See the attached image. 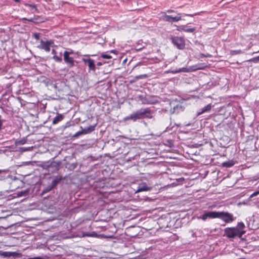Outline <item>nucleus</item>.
<instances>
[{
    "instance_id": "1",
    "label": "nucleus",
    "mask_w": 259,
    "mask_h": 259,
    "mask_svg": "<svg viewBox=\"0 0 259 259\" xmlns=\"http://www.w3.org/2000/svg\"><path fill=\"white\" fill-rule=\"evenodd\" d=\"M245 233V231L240 230L236 227H228L224 229V236L228 238H234L236 237L240 238Z\"/></svg>"
},
{
    "instance_id": "2",
    "label": "nucleus",
    "mask_w": 259,
    "mask_h": 259,
    "mask_svg": "<svg viewBox=\"0 0 259 259\" xmlns=\"http://www.w3.org/2000/svg\"><path fill=\"white\" fill-rule=\"evenodd\" d=\"M132 114L134 121H136L137 119H141L145 118L150 119L152 117L151 110L149 108H146L143 110H138L132 113Z\"/></svg>"
},
{
    "instance_id": "3",
    "label": "nucleus",
    "mask_w": 259,
    "mask_h": 259,
    "mask_svg": "<svg viewBox=\"0 0 259 259\" xmlns=\"http://www.w3.org/2000/svg\"><path fill=\"white\" fill-rule=\"evenodd\" d=\"M218 219H221L226 224H230L235 220L236 217L228 211H219Z\"/></svg>"
},
{
    "instance_id": "4",
    "label": "nucleus",
    "mask_w": 259,
    "mask_h": 259,
    "mask_svg": "<svg viewBox=\"0 0 259 259\" xmlns=\"http://www.w3.org/2000/svg\"><path fill=\"white\" fill-rule=\"evenodd\" d=\"M54 44V41L53 40L50 39L44 41L41 39L40 41V44L37 46V48L43 50L46 52H49L51 50V47H52Z\"/></svg>"
},
{
    "instance_id": "5",
    "label": "nucleus",
    "mask_w": 259,
    "mask_h": 259,
    "mask_svg": "<svg viewBox=\"0 0 259 259\" xmlns=\"http://www.w3.org/2000/svg\"><path fill=\"white\" fill-rule=\"evenodd\" d=\"M219 211H207L204 212L200 218L204 221H206L207 218L213 219L218 218Z\"/></svg>"
},
{
    "instance_id": "6",
    "label": "nucleus",
    "mask_w": 259,
    "mask_h": 259,
    "mask_svg": "<svg viewBox=\"0 0 259 259\" xmlns=\"http://www.w3.org/2000/svg\"><path fill=\"white\" fill-rule=\"evenodd\" d=\"M172 42L178 49H182L185 47V40L183 37H174L172 38Z\"/></svg>"
},
{
    "instance_id": "7",
    "label": "nucleus",
    "mask_w": 259,
    "mask_h": 259,
    "mask_svg": "<svg viewBox=\"0 0 259 259\" xmlns=\"http://www.w3.org/2000/svg\"><path fill=\"white\" fill-rule=\"evenodd\" d=\"M63 57L64 62L68 67H72L74 66L75 60L72 57L68 56V53L67 51L64 52Z\"/></svg>"
},
{
    "instance_id": "8",
    "label": "nucleus",
    "mask_w": 259,
    "mask_h": 259,
    "mask_svg": "<svg viewBox=\"0 0 259 259\" xmlns=\"http://www.w3.org/2000/svg\"><path fill=\"white\" fill-rule=\"evenodd\" d=\"M82 62H83L85 64H87L88 67H89V71H92L93 72H95L96 70V65L94 62V60L88 58H82L81 59Z\"/></svg>"
},
{
    "instance_id": "9",
    "label": "nucleus",
    "mask_w": 259,
    "mask_h": 259,
    "mask_svg": "<svg viewBox=\"0 0 259 259\" xmlns=\"http://www.w3.org/2000/svg\"><path fill=\"white\" fill-rule=\"evenodd\" d=\"M163 20L168 22H178L182 20V18L180 16L172 17L169 15H165L163 16Z\"/></svg>"
},
{
    "instance_id": "10",
    "label": "nucleus",
    "mask_w": 259,
    "mask_h": 259,
    "mask_svg": "<svg viewBox=\"0 0 259 259\" xmlns=\"http://www.w3.org/2000/svg\"><path fill=\"white\" fill-rule=\"evenodd\" d=\"M150 190V188L147 185L146 183L142 182L138 185L137 190H136V192L147 191Z\"/></svg>"
},
{
    "instance_id": "11",
    "label": "nucleus",
    "mask_w": 259,
    "mask_h": 259,
    "mask_svg": "<svg viewBox=\"0 0 259 259\" xmlns=\"http://www.w3.org/2000/svg\"><path fill=\"white\" fill-rule=\"evenodd\" d=\"M62 179L63 178L61 177H57L55 178L52 182L51 185L49 186V190H51L53 188L56 186Z\"/></svg>"
},
{
    "instance_id": "12",
    "label": "nucleus",
    "mask_w": 259,
    "mask_h": 259,
    "mask_svg": "<svg viewBox=\"0 0 259 259\" xmlns=\"http://www.w3.org/2000/svg\"><path fill=\"white\" fill-rule=\"evenodd\" d=\"M64 118V116L61 114H57V115L54 118L52 121L53 124H56Z\"/></svg>"
},
{
    "instance_id": "13",
    "label": "nucleus",
    "mask_w": 259,
    "mask_h": 259,
    "mask_svg": "<svg viewBox=\"0 0 259 259\" xmlns=\"http://www.w3.org/2000/svg\"><path fill=\"white\" fill-rule=\"evenodd\" d=\"M211 105L210 104H209L208 105H207L206 106H205V107H204L203 108H202L201 109V111L198 112L197 114L198 115H201L205 112H208L209 111H210L211 109Z\"/></svg>"
},
{
    "instance_id": "14",
    "label": "nucleus",
    "mask_w": 259,
    "mask_h": 259,
    "mask_svg": "<svg viewBox=\"0 0 259 259\" xmlns=\"http://www.w3.org/2000/svg\"><path fill=\"white\" fill-rule=\"evenodd\" d=\"M95 126H96V124L94 125L90 126L84 128L83 131V133L84 134L91 133L95 130Z\"/></svg>"
},
{
    "instance_id": "15",
    "label": "nucleus",
    "mask_w": 259,
    "mask_h": 259,
    "mask_svg": "<svg viewBox=\"0 0 259 259\" xmlns=\"http://www.w3.org/2000/svg\"><path fill=\"white\" fill-rule=\"evenodd\" d=\"M26 6L29 7L30 10L32 11V12L34 13V12H36V13H37L38 12V11L36 8V5H34V4H27L25 5Z\"/></svg>"
},
{
    "instance_id": "16",
    "label": "nucleus",
    "mask_w": 259,
    "mask_h": 259,
    "mask_svg": "<svg viewBox=\"0 0 259 259\" xmlns=\"http://www.w3.org/2000/svg\"><path fill=\"white\" fill-rule=\"evenodd\" d=\"M234 164V162L233 161H226V162H224L222 163L223 166L226 167H230L233 166Z\"/></svg>"
},
{
    "instance_id": "17",
    "label": "nucleus",
    "mask_w": 259,
    "mask_h": 259,
    "mask_svg": "<svg viewBox=\"0 0 259 259\" xmlns=\"http://www.w3.org/2000/svg\"><path fill=\"white\" fill-rule=\"evenodd\" d=\"M53 59L57 62H61L62 61L61 57L58 56L57 55H55L53 57Z\"/></svg>"
},
{
    "instance_id": "18",
    "label": "nucleus",
    "mask_w": 259,
    "mask_h": 259,
    "mask_svg": "<svg viewBox=\"0 0 259 259\" xmlns=\"http://www.w3.org/2000/svg\"><path fill=\"white\" fill-rule=\"evenodd\" d=\"M148 77V75L147 74H141V75L136 76L135 77V78L137 80H138V79H140L146 78Z\"/></svg>"
},
{
    "instance_id": "19",
    "label": "nucleus",
    "mask_w": 259,
    "mask_h": 259,
    "mask_svg": "<svg viewBox=\"0 0 259 259\" xmlns=\"http://www.w3.org/2000/svg\"><path fill=\"white\" fill-rule=\"evenodd\" d=\"M239 230H241V229H243L245 228V225L243 223L239 222L237 224V227Z\"/></svg>"
},
{
    "instance_id": "20",
    "label": "nucleus",
    "mask_w": 259,
    "mask_h": 259,
    "mask_svg": "<svg viewBox=\"0 0 259 259\" xmlns=\"http://www.w3.org/2000/svg\"><path fill=\"white\" fill-rule=\"evenodd\" d=\"M101 57H102L103 59H109L112 58V56L111 55H108V54H102L101 55Z\"/></svg>"
},
{
    "instance_id": "21",
    "label": "nucleus",
    "mask_w": 259,
    "mask_h": 259,
    "mask_svg": "<svg viewBox=\"0 0 259 259\" xmlns=\"http://www.w3.org/2000/svg\"><path fill=\"white\" fill-rule=\"evenodd\" d=\"M33 37L36 39L38 40L40 38V33H34L32 34Z\"/></svg>"
},
{
    "instance_id": "22",
    "label": "nucleus",
    "mask_w": 259,
    "mask_h": 259,
    "mask_svg": "<svg viewBox=\"0 0 259 259\" xmlns=\"http://www.w3.org/2000/svg\"><path fill=\"white\" fill-rule=\"evenodd\" d=\"M123 119L124 121H127V120H132L133 121V114H131L129 116L125 117Z\"/></svg>"
},
{
    "instance_id": "23",
    "label": "nucleus",
    "mask_w": 259,
    "mask_h": 259,
    "mask_svg": "<svg viewBox=\"0 0 259 259\" xmlns=\"http://www.w3.org/2000/svg\"><path fill=\"white\" fill-rule=\"evenodd\" d=\"M195 30V28H186V30H184V32H193Z\"/></svg>"
},
{
    "instance_id": "24",
    "label": "nucleus",
    "mask_w": 259,
    "mask_h": 259,
    "mask_svg": "<svg viewBox=\"0 0 259 259\" xmlns=\"http://www.w3.org/2000/svg\"><path fill=\"white\" fill-rule=\"evenodd\" d=\"M22 20H27L29 22H36V19L33 18H31L30 19H27L26 18H23Z\"/></svg>"
},
{
    "instance_id": "25",
    "label": "nucleus",
    "mask_w": 259,
    "mask_h": 259,
    "mask_svg": "<svg viewBox=\"0 0 259 259\" xmlns=\"http://www.w3.org/2000/svg\"><path fill=\"white\" fill-rule=\"evenodd\" d=\"M211 55L209 54H200V58H203V57H211Z\"/></svg>"
},
{
    "instance_id": "26",
    "label": "nucleus",
    "mask_w": 259,
    "mask_h": 259,
    "mask_svg": "<svg viewBox=\"0 0 259 259\" xmlns=\"http://www.w3.org/2000/svg\"><path fill=\"white\" fill-rule=\"evenodd\" d=\"M199 66L196 68V69H204L206 66L203 64H199Z\"/></svg>"
},
{
    "instance_id": "27",
    "label": "nucleus",
    "mask_w": 259,
    "mask_h": 259,
    "mask_svg": "<svg viewBox=\"0 0 259 259\" xmlns=\"http://www.w3.org/2000/svg\"><path fill=\"white\" fill-rule=\"evenodd\" d=\"M184 30H186V28L184 27V26H181L178 28V30H179L180 31H184Z\"/></svg>"
},
{
    "instance_id": "28",
    "label": "nucleus",
    "mask_w": 259,
    "mask_h": 259,
    "mask_svg": "<svg viewBox=\"0 0 259 259\" xmlns=\"http://www.w3.org/2000/svg\"><path fill=\"white\" fill-rule=\"evenodd\" d=\"M232 52L234 54H240L241 53V50H233V51H232Z\"/></svg>"
},
{
    "instance_id": "29",
    "label": "nucleus",
    "mask_w": 259,
    "mask_h": 259,
    "mask_svg": "<svg viewBox=\"0 0 259 259\" xmlns=\"http://www.w3.org/2000/svg\"><path fill=\"white\" fill-rule=\"evenodd\" d=\"M259 194V191H256L255 192H254L253 193H252L250 196V198H252L253 196H256L258 194Z\"/></svg>"
},
{
    "instance_id": "30",
    "label": "nucleus",
    "mask_w": 259,
    "mask_h": 259,
    "mask_svg": "<svg viewBox=\"0 0 259 259\" xmlns=\"http://www.w3.org/2000/svg\"><path fill=\"white\" fill-rule=\"evenodd\" d=\"M27 259H44L43 257L40 256H37V257H29Z\"/></svg>"
},
{
    "instance_id": "31",
    "label": "nucleus",
    "mask_w": 259,
    "mask_h": 259,
    "mask_svg": "<svg viewBox=\"0 0 259 259\" xmlns=\"http://www.w3.org/2000/svg\"><path fill=\"white\" fill-rule=\"evenodd\" d=\"M81 133H83V131H82V132H78L76 133L75 134L74 137H77V136H78L80 135Z\"/></svg>"
},
{
    "instance_id": "32",
    "label": "nucleus",
    "mask_w": 259,
    "mask_h": 259,
    "mask_svg": "<svg viewBox=\"0 0 259 259\" xmlns=\"http://www.w3.org/2000/svg\"><path fill=\"white\" fill-rule=\"evenodd\" d=\"M49 186L46 189L44 190V191H43L44 192V193H47V192H48L49 191H50V190H49Z\"/></svg>"
},
{
    "instance_id": "33",
    "label": "nucleus",
    "mask_w": 259,
    "mask_h": 259,
    "mask_svg": "<svg viewBox=\"0 0 259 259\" xmlns=\"http://www.w3.org/2000/svg\"><path fill=\"white\" fill-rule=\"evenodd\" d=\"M52 54L53 55H56V51H55V50L53 49V50H52Z\"/></svg>"
},
{
    "instance_id": "34",
    "label": "nucleus",
    "mask_w": 259,
    "mask_h": 259,
    "mask_svg": "<svg viewBox=\"0 0 259 259\" xmlns=\"http://www.w3.org/2000/svg\"><path fill=\"white\" fill-rule=\"evenodd\" d=\"M67 53H68V56H70V55L73 54V52L72 50H71L70 51H67Z\"/></svg>"
},
{
    "instance_id": "35",
    "label": "nucleus",
    "mask_w": 259,
    "mask_h": 259,
    "mask_svg": "<svg viewBox=\"0 0 259 259\" xmlns=\"http://www.w3.org/2000/svg\"><path fill=\"white\" fill-rule=\"evenodd\" d=\"M166 12H167V13H170L175 12V11L172 10H168Z\"/></svg>"
},
{
    "instance_id": "36",
    "label": "nucleus",
    "mask_w": 259,
    "mask_h": 259,
    "mask_svg": "<svg viewBox=\"0 0 259 259\" xmlns=\"http://www.w3.org/2000/svg\"><path fill=\"white\" fill-rule=\"evenodd\" d=\"M103 64V63H102L101 62H99L97 63V65L98 66H102V65Z\"/></svg>"
},
{
    "instance_id": "37",
    "label": "nucleus",
    "mask_w": 259,
    "mask_h": 259,
    "mask_svg": "<svg viewBox=\"0 0 259 259\" xmlns=\"http://www.w3.org/2000/svg\"><path fill=\"white\" fill-rule=\"evenodd\" d=\"M215 206H216V205H211V206H209L208 208H213L215 207Z\"/></svg>"
},
{
    "instance_id": "38",
    "label": "nucleus",
    "mask_w": 259,
    "mask_h": 259,
    "mask_svg": "<svg viewBox=\"0 0 259 259\" xmlns=\"http://www.w3.org/2000/svg\"><path fill=\"white\" fill-rule=\"evenodd\" d=\"M110 52L112 53L116 54V51L114 50H111Z\"/></svg>"
},
{
    "instance_id": "39",
    "label": "nucleus",
    "mask_w": 259,
    "mask_h": 259,
    "mask_svg": "<svg viewBox=\"0 0 259 259\" xmlns=\"http://www.w3.org/2000/svg\"><path fill=\"white\" fill-rule=\"evenodd\" d=\"M142 103L143 104H148L149 103L147 102H146V101H142Z\"/></svg>"
},
{
    "instance_id": "40",
    "label": "nucleus",
    "mask_w": 259,
    "mask_h": 259,
    "mask_svg": "<svg viewBox=\"0 0 259 259\" xmlns=\"http://www.w3.org/2000/svg\"><path fill=\"white\" fill-rule=\"evenodd\" d=\"M14 1H15V2H19V0H14Z\"/></svg>"
},
{
    "instance_id": "41",
    "label": "nucleus",
    "mask_w": 259,
    "mask_h": 259,
    "mask_svg": "<svg viewBox=\"0 0 259 259\" xmlns=\"http://www.w3.org/2000/svg\"><path fill=\"white\" fill-rule=\"evenodd\" d=\"M84 56H89L88 55H84Z\"/></svg>"
},
{
    "instance_id": "42",
    "label": "nucleus",
    "mask_w": 259,
    "mask_h": 259,
    "mask_svg": "<svg viewBox=\"0 0 259 259\" xmlns=\"http://www.w3.org/2000/svg\"><path fill=\"white\" fill-rule=\"evenodd\" d=\"M1 172V170H0V173Z\"/></svg>"
}]
</instances>
